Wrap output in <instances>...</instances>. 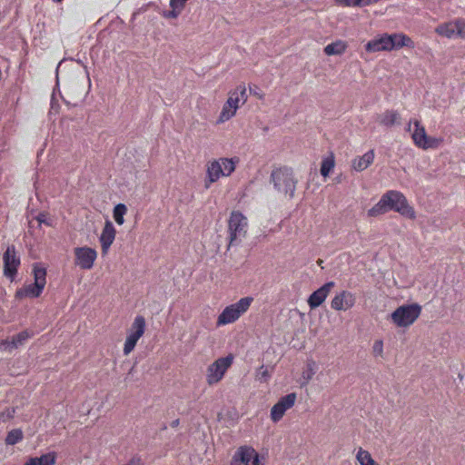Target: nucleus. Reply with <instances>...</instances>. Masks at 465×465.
I'll return each instance as SVG.
<instances>
[{
	"mask_svg": "<svg viewBox=\"0 0 465 465\" xmlns=\"http://www.w3.org/2000/svg\"><path fill=\"white\" fill-rule=\"evenodd\" d=\"M390 211L399 213L401 216L414 220L416 219V212L410 205L406 196L400 191L389 190L383 193L379 202L368 210L369 217H377Z\"/></svg>",
	"mask_w": 465,
	"mask_h": 465,
	"instance_id": "nucleus-1",
	"label": "nucleus"
},
{
	"mask_svg": "<svg viewBox=\"0 0 465 465\" xmlns=\"http://www.w3.org/2000/svg\"><path fill=\"white\" fill-rule=\"evenodd\" d=\"M270 178L277 192L289 195L291 198L294 196L298 181L294 178L292 168L283 166L274 169Z\"/></svg>",
	"mask_w": 465,
	"mask_h": 465,
	"instance_id": "nucleus-2",
	"label": "nucleus"
},
{
	"mask_svg": "<svg viewBox=\"0 0 465 465\" xmlns=\"http://www.w3.org/2000/svg\"><path fill=\"white\" fill-rule=\"evenodd\" d=\"M253 298L251 296L241 298L237 302L226 306L219 314L216 322L218 327L236 322L244 312L248 311Z\"/></svg>",
	"mask_w": 465,
	"mask_h": 465,
	"instance_id": "nucleus-3",
	"label": "nucleus"
},
{
	"mask_svg": "<svg viewBox=\"0 0 465 465\" xmlns=\"http://www.w3.org/2000/svg\"><path fill=\"white\" fill-rule=\"evenodd\" d=\"M421 312V306L418 303L404 304L393 311L390 318L398 327H409L415 322Z\"/></svg>",
	"mask_w": 465,
	"mask_h": 465,
	"instance_id": "nucleus-4",
	"label": "nucleus"
},
{
	"mask_svg": "<svg viewBox=\"0 0 465 465\" xmlns=\"http://www.w3.org/2000/svg\"><path fill=\"white\" fill-rule=\"evenodd\" d=\"M233 355L218 358L207 368L206 381L209 385L218 383L233 362Z\"/></svg>",
	"mask_w": 465,
	"mask_h": 465,
	"instance_id": "nucleus-5",
	"label": "nucleus"
},
{
	"mask_svg": "<svg viewBox=\"0 0 465 465\" xmlns=\"http://www.w3.org/2000/svg\"><path fill=\"white\" fill-rule=\"evenodd\" d=\"M247 218L240 211H232L228 221L229 246L237 244L238 237L246 234Z\"/></svg>",
	"mask_w": 465,
	"mask_h": 465,
	"instance_id": "nucleus-6",
	"label": "nucleus"
},
{
	"mask_svg": "<svg viewBox=\"0 0 465 465\" xmlns=\"http://www.w3.org/2000/svg\"><path fill=\"white\" fill-rule=\"evenodd\" d=\"M262 465L259 453L251 446L243 445L234 452L230 465Z\"/></svg>",
	"mask_w": 465,
	"mask_h": 465,
	"instance_id": "nucleus-7",
	"label": "nucleus"
},
{
	"mask_svg": "<svg viewBox=\"0 0 465 465\" xmlns=\"http://www.w3.org/2000/svg\"><path fill=\"white\" fill-rule=\"evenodd\" d=\"M4 260V275L11 282H14L18 272L21 261L20 257L15 254V245H9L3 255Z\"/></svg>",
	"mask_w": 465,
	"mask_h": 465,
	"instance_id": "nucleus-8",
	"label": "nucleus"
},
{
	"mask_svg": "<svg viewBox=\"0 0 465 465\" xmlns=\"http://www.w3.org/2000/svg\"><path fill=\"white\" fill-rule=\"evenodd\" d=\"M297 395L295 392H291L280 398V400L272 407L270 417L272 422L280 421L286 411L291 409L296 401Z\"/></svg>",
	"mask_w": 465,
	"mask_h": 465,
	"instance_id": "nucleus-9",
	"label": "nucleus"
},
{
	"mask_svg": "<svg viewBox=\"0 0 465 465\" xmlns=\"http://www.w3.org/2000/svg\"><path fill=\"white\" fill-rule=\"evenodd\" d=\"M74 257L76 265L83 270H90L96 260L97 252L87 246L76 247L74 248Z\"/></svg>",
	"mask_w": 465,
	"mask_h": 465,
	"instance_id": "nucleus-10",
	"label": "nucleus"
},
{
	"mask_svg": "<svg viewBox=\"0 0 465 465\" xmlns=\"http://www.w3.org/2000/svg\"><path fill=\"white\" fill-rule=\"evenodd\" d=\"M365 51L368 53H377L381 51H392V36L391 34H382L375 37L374 39L369 41L365 45Z\"/></svg>",
	"mask_w": 465,
	"mask_h": 465,
	"instance_id": "nucleus-11",
	"label": "nucleus"
},
{
	"mask_svg": "<svg viewBox=\"0 0 465 465\" xmlns=\"http://www.w3.org/2000/svg\"><path fill=\"white\" fill-rule=\"evenodd\" d=\"M335 286V282L331 281L325 282L320 288L312 292L307 299V303L311 310L320 307L328 297L331 290Z\"/></svg>",
	"mask_w": 465,
	"mask_h": 465,
	"instance_id": "nucleus-12",
	"label": "nucleus"
},
{
	"mask_svg": "<svg viewBox=\"0 0 465 465\" xmlns=\"http://www.w3.org/2000/svg\"><path fill=\"white\" fill-rule=\"evenodd\" d=\"M355 302V294L349 291H341L332 298L331 307L335 311H347L352 308Z\"/></svg>",
	"mask_w": 465,
	"mask_h": 465,
	"instance_id": "nucleus-13",
	"label": "nucleus"
},
{
	"mask_svg": "<svg viewBox=\"0 0 465 465\" xmlns=\"http://www.w3.org/2000/svg\"><path fill=\"white\" fill-rule=\"evenodd\" d=\"M115 235L116 230L113 223L109 220H106L102 233L99 237L103 255H105L108 252L111 245L113 244L115 239Z\"/></svg>",
	"mask_w": 465,
	"mask_h": 465,
	"instance_id": "nucleus-14",
	"label": "nucleus"
},
{
	"mask_svg": "<svg viewBox=\"0 0 465 465\" xmlns=\"http://www.w3.org/2000/svg\"><path fill=\"white\" fill-rule=\"evenodd\" d=\"M44 287L40 284L33 282L19 288L15 291V298L16 300H23L25 298H39L43 293Z\"/></svg>",
	"mask_w": 465,
	"mask_h": 465,
	"instance_id": "nucleus-15",
	"label": "nucleus"
},
{
	"mask_svg": "<svg viewBox=\"0 0 465 465\" xmlns=\"http://www.w3.org/2000/svg\"><path fill=\"white\" fill-rule=\"evenodd\" d=\"M238 103H239V97H232L230 96L226 103L224 104L222 112L218 118V123H223L225 121H228L232 116H234L236 110L238 108Z\"/></svg>",
	"mask_w": 465,
	"mask_h": 465,
	"instance_id": "nucleus-16",
	"label": "nucleus"
},
{
	"mask_svg": "<svg viewBox=\"0 0 465 465\" xmlns=\"http://www.w3.org/2000/svg\"><path fill=\"white\" fill-rule=\"evenodd\" d=\"M144 331H145V319L141 315H137L134 318V322L132 323L130 332L126 338L137 344V341L143 335Z\"/></svg>",
	"mask_w": 465,
	"mask_h": 465,
	"instance_id": "nucleus-17",
	"label": "nucleus"
},
{
	"mask_svg": "<svg viewBox=\"0 0 465 465\" xmlns=\"http://www.w3.org/2000/svg\"><path fill=\"white\" fill-rule=\"evenodd\" d=\"M374 150H369L363 155L355 158L352 161V167L357 172H361L367 169L374 160Z\"/></svg>",
	"mask_w": 465,
	"mask_h": 465,
	"instance_id": "nucleus-18",
	"label": "nucleus"
},
{
	"mask_svg": "<svg viewBox=\"0 0 465 465\" xmlns=\"http://www.w3.org/2000/svg\"><path fill=\"white\" fill-rule=\"evenodd\" d=\"M56 459V452L50 451L42 454L40 457H31L23 465H54Z\"/></svg>",
	"mask_w": 465,
	"mask_h": 465,
	"instance_id": "nucleus-19",
	"label": "nucleus"
},
{
	"mask_svg": "<svg viewBox=\"0 0 465 465\" xmlns=\"http://www.w3.org/2000/svg\"><path fill=\"white\" fill-rule=\"evenodd\" d=\"M379 123L385 127L401 124V115L396 110H386L378 116Z\"/></svg>",
	"mask_w": 465,
	"mask_h": 465,
	"instance_id": "nucleus-20",
	"label": "nucleus"
},
{
	"mask_svg": "<svg viewBox=\"0 0 465 465\" xmlns=\"http://www.w3.org/2000/svg\"><path fill=\"white\" fill-rule=\"evenodd\" d=\"M456 22L455 19L441 23L435 28V33L440 36L447 37L449 39L458 38V35H456Z\"/></svg>",
	"mask_w": 465,
	"mask_h": 465,
	"instance_id": "nucleus-21",
	"label": "nucleus"
},
{
	"mask_svg": "<svg viewBox=\"0 0 465 465\" xmlns=\"http://www.w3.org/2000/svg\"><path fill=\"white\" fill-rule=\"evenodd\" d=\"M393 50H399L402 47L414 48L415 44L413 40L403 33L391 34Z\"/></svg>",
	"mask_w": 465,
	"mask_h": 465,
	"instance_id": "nucleus-22",
	"label": "nucleus"
},
{
	"mask_svg": "<svg viewBox=\"0 0 465 465\" xmlns=\"http://www.w3.org/2000/svg\"><path fill=\"white\" fill-rule=\"evenodd\" d=\"M415 130L411 135L414 144L423 149V144L427 139V133L425 131V128L419 121H415L414 123Z\"/></svg>",
	"mask_w": 465,
	"mask_h": 465,
	"instance_id": "nucleus-23",
	"label": "nucleus"
},
{
	"mask_svg": "<svg viewBox=\"0 0 465 465\" xmlns=\"http://www.w3.org/2000/svg\"><path fill=\"white\" fill-rule=\"evenodd\" d=\"M347 49V44L342 40H337L335 42H332L329 45H327L324 47V54L326 55H341Z\"/></svg>",
	"mask_w": 465,
	"mask_h": 465,
	"instance_id": "nucleus-24",
	"label": "nucleus"
},
{
	"mask_svg": "<svg viewBox=\"0 0 465 465\" xmlns=\"http://www.w3.org/2000/svg\"><path fill=\"white\" fill-rule=\"evenodd\" d=\"M221 176H223L222 165L218 161H213L207 166V177L209 183L216 182Z\"/></svg>",
	"mask_w": 465,
	"mask_h": 465,
	"instance_id": "nucleus-25",
	"label": "nucleus"
},
{
	"mask_svg": "<svg viewBox=\"0 0 465 465\" xmlns=\"http://www.w3.org/2000/svg\"><path fill=\"white\" fill-rule=\"evenodd\" d=\"M46 268L40 262H35L33 264V275L35 283L40 284L45 288L46 284Z\"/></svg>",
	"mask_w": 465,
	"mask_h": 465,
	"instance_id": "nucleus-26",
	"label": "nucleus"
},
{
	"mask_svg": "<svg viewBox=\"0 0 465 465\" xmlns=\"http://www.w3.org/2000/svg\"><path fill=\"white\" fill-rule=\"evenodd\" d=\"M335 166V159L332 153H330L329 156L322 159V164H321V174L323 177H328L331 173V172L333 170Z\"/></svg>",
	"mask_w": 465,
	"mask_h": 465,
	"instance_id": "nucleus-27",
	"label": "nucleus"
},
{
	"mask_svg": "<svg viewBox=\"0 0 465 465\" xmlns=\"http://www.w3.org/2000/svg\"><path fill=\"white\" fill-rule=\"evenodd\" d=\"M127 213V207L124 203H117L113 210V217L115 223L119 225L124 224V215Z\"/></svg>",
	"mask_w": 465,
	"mask_h": 465,
	"instance_id": "nucleus-28",
	"label": "nucleus"
},
{
	"mask_svg": "<svg viewBox=\"0 0 465 465\" xmlns=\"http://www.w3.org/2000/svg\"><path fill=\"white\" fill-rule=\"evenodd\" d=\"M33 335V331H30L28 330L22 331L12 337L11 343L13 347L17 348L18 346L23 345Z\"/></svg>",
	"mask_w": 465,
	"mask_h": 465,
	"instance_id": "nucleus-29",
	"label": "nucleus"
},
{
	"mask_svg": "<svg viewBox=\"0 0 465 465\" xmlns=\"http://www.w3.org/2000/svg\"><path fill=\"white\" fill-rule=\"evenodd\" d=\"M23 438L24 434L22 430L14 429L7 432L5 441L6 445H15L18 442H20L23 440Z\"/></svg>",
	"mask_w": 465,
	"mask_h": 465,
	"instance_id": "nucleus-30",
	"label": "nucleus"
},
{
	"mask_svg": "<svg viewBox=\"0 0 465 465\" xmlns=\"http://www.w3.org/2000/svg\"><path fill=\"white\" fill-rule=\"evenodd\" d=\"M221 165L223 176H229L235 170V161L232 158H223Z\"/></svg>",
	"mask_w": 465,
	"mask_h": 465,
	"instance_id": "nucleus-31",
	"label": "nucleus"
},
{
	"mask_svg": "<svg viewBox=\"0 0 465 465\" xmlns=\"http://www.w3.org/2000/svg\"><path fill=\"white\" fill-rule=\"evenodd\" d=\"M456 35L458 38L465 39V18H456Z\"/></svg>",
	"mask_w": 465,
	"mask_h": 465,
	"instance_id": "nucleus-32",
	"label": "nucleus"
},
{
	"mask_svg": "<svg viewBox=\"0 0 465 465\" xmlns=\"http://www.w3.org/2000/svg\"><path fill=\"white\" fill-rule=\"evenodd\" d=\"M171 9L170 10H164L162 13V15L166 19H175L177 18L182 12L176 8L174 5H170Z\"/></svg>",
	"mask_w": 465,
	"mask_h": 465,
	"instance_id": "nucleus-33",
	"label": "nucleus"
},
{
	"mask_svg": "<svg viewBox=\"0 0 465 465\" xmlns=\"http://www.w3.org/2000/svg\"><path fill=\"white\" fill-rule=\"evenodd\" d=\"M440 145V140L432 136H427V139L423 144V150L436 149Z\"/></svg>",
	"mask_w": 465,
	"mask_h": 465,
	"instance_id": "nucleus-34",
	"label": "nucleus"
},
{
	"mask_svg": "<svg viewBox=\"0 0 465 465\" xmlns=\"http://www.w3.org/2000/svg\"><path fill=\"white\" fill-rule=\"evenodd\" d=\"M47 213L41 212L35 216V220L38 222L39 225L42 223L47 225V226H53V222L51 219L47 218Z\"/></svg>",
	"mask_w": 465,
	"mask_h": 465,
	"instance_id": "nucleus-35",
	"label": "nucleus"
},
{
	"mask_svg": "<svg viewBox=\"0 0 465 465\" xmlns=\"http://www.w3.org/2000/svg\"><path fill=\"white\" fill-rule=\"evenodd\" d=\"M368 455H371L369 451L363 450L361 448L359 450L356 458L361 465H366V461L369 460Z\"/></svg>",
	"mask_w": 465,
	"mask_h": 465,
	"instance_id": "nucleus-36",
	"label": "nucleus"
},
{
	"mask_svg": "<svg viewBox=\"0 0 465 465\" xmlns=\"http://www.w3.org/2000/svg\"><path fill=\"white\" fill-rule=\"evenodd\" d=\"M258 379L260 380V381H267L269 380V378L271 377L270 373H269V371L266 367H264L263 365L260 367L259 371H258Z\"/></svg>",
	"mask_w": 465,
	"mask_h": 465,
	"instance_id": "nucleus-37",
	"label": "nucleus"
},
{
	"mask_svg": "<svg viewBox=\"0 0 465 465\" xmlns=\"http://www.w3.org/2000/svg\"><path fill=\"white\" fill-rule=\"evenodd\" d=\"M372 350H373V353L375 355L381 356L382 351H383V342H382V341L381 340L375 341L374 343H373Z\"/></svg>",
	"mask_w": 465,
	"mask_h": 465,
	"instance_id": "nucleus-38",
	"label": "nucleus"
},
{
	"mask_svg": "<svg viewBox=\"0 0 465 465\" xmlns=\"http://www.w3.org/2000/svg\"><path fill=\"white\" fill-rule=\"evenodd\" d=\"M135 346H136L135 342H134L131 340H128L126 338L124 345V354L128 355L131 351H134Z\"/></svg>",
	"mask_w": 465,
	"mask_h": 465,
	"instance_id": "nucleus-39",
	"label": "nucleus"
},
{
	"mask_svg": "<svg viewBox=\"0 0 465 465\" xmlns=\"http://www.w3.org/2000/svg\"><path fill=\"white\" fill-rule=\"evenodd\" d=\"M124 465H144L140 456H134L126 464Z\"/></svg>",
	"mask_w": 465,
	"mask_h": 465,
	"instance_id": "nucleus-40",
	"label": "nucleus"
},
{
	"mask_svg": "<svg viewBox=\"0 0 465 465\" xmlns=\"http://www.w3.org/2000/svg\"><path fill=\"white\" fill-rule=\"evenodd\" d=\"M239 89H240L241 97L244 98V101H245L247 98L246 88L244 86H240Z\"/></svg>",
	"mask_w": 465,
	"mask_h": 465,
	"instance_id": "nucleus-41",
	"label": "nucleus"
},
{
	"mask_svg": "<svg viewBox=\"0 0 465 465\" xmlns=\"http://www.w3.org/2000/svg\"><path fill=\"white\" fill-rule=\"evenodd\" d=\"M368 461H366V465H379L372 458L371 455H368Z\"/></svg>",
	"mask_w": 465,
	"mask_h": 465,
	"instance_id": "nucleus-42",
	"label": "nucleus"
},
{
	"mask_svg": "<svg viewBox=\"0 0 465 465\" xmlns=\"http://www.w3.org/2000/svg\"><path fill=\"white\" fill-rule=\"evenodd\" d=\"M180 424V420L179 419H176V420H173L172 422H171V427L173 428H175L177 427L178 425Z\"/></svg>",
	"mask_w": 465,
	"mask_h": 465,
	"instance_id": "nucleus-43",
	"label": "nucleus"
},
{
	"mask_svg": "<svg viewBox=\"0 0 465 465\" xmlns=\"http://www.w3.org/2000/svg\"><path fill=\"white\" fill-rule=\"evenodd\" d=\"M54 92H55V87L54 88L53 94H52V99H51L52 107H54Z\"/></svg>",
	"mask_w": 465,
	"mask_h": 465,
	"instance_id": "nucleus-44",
	"label": "nucleus"
},
{
	"mask_svg": "<svg viewBox=\"0 0 465 465\" xmlns=\"http://www.w3.org/2000/svg\"><path fill=\"white\" fill-rule=\"evenodd\" d=\"M139 13H140V11L134 12V13L133 14V17H132V19H134V18L136 17V15H137Z\"/></svg>",
	"mask_w": 465,
	"mask_h": 465,
	"instance_id": "nucleus-45",
	"label": "nucleus"
},
{
	"mask_svg": "<svg viewBox=\"0 0 465 465\" xmlns=\"http://www.w3.org/2000/svg\"><path fill=\"white\" fill-rule=\"evenodd\" d=\"M55 4H61L64 0H52Z\"/></svg>",
	"mask_w": 465,
	"mask_h": 465,
	"instance_id": "nucleus-46",
	"label": "nucleus"
},
{
	"mask_svg": "<svg viewBox=\"0 0 465 465\" xmlns=\"http://www.w3.org/2000/svg\"><path fill=\"white\" fill-rule=\"evenodd\" d=\"M56 80L58 81L59 80V77L56 76ZM56 88H59V84H58V82L56 83V85H55V89Z\"/></svg>",
	"mask_w": 465,
	"mask_h": 465,
	"instance_id": "nucleus-47",
	"label": "nucleus"
},
{
	"mask_svg": "<svg viewBox=\"0 0 465 465\" xmlns=\"http://www.w3.org/2000/svg\"><path fill=\"white\" fill-rule=\"evenodd\" d=\"M407 129H408V130H410V129H411V124H408V128H407Z\"/></svg>",
	"mask_w": 465,
	"mask_h": 465,
	"instance_id": "nucleus-48",
	"label": "nucleus"
}]
</instances>
